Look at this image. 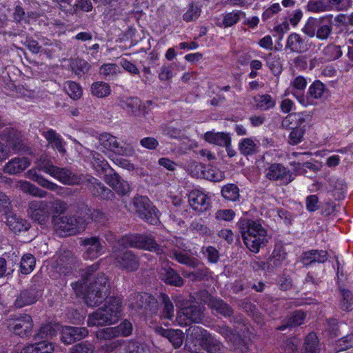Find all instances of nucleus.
Returning a JSON list of instances; mask_svg holds the SVG:
<instances>
[{
    "mask_svg": "<svg viewBox=\"0 0 353 353\" xmlns=\"http://www.w3.org/2000/svg\"><path fill=\"white\" fill-rule=\"evenodd\" d=\"M122 244L154 252L157 254H165L170 259L178 263L185 265L190 268H196L199 261L194 257H192L188 253V246L184 240L181 237H174L166 241L163 248H161L151 234H138L124 237L121 241Z\"/></svg>",
    "mask_w": 353,
    "mask_h": 353,
    "instance_id": "1",
    "label": "nucleus"
},
{
    "mask_svg": "<svg viewBox=\"0 0 353 353\" xmlns=\"http://www.w3.org/2000/svg\"><path fill=\"white\" fill-rule=\"evenodd\" d=\"M99 264L87 267L81 279L71 283L77 296H83L87 305L94 307L101 303L110 294V285L105 275L97 272Z\"/></svg>",
    "mask_w": 353,
    "mask_h": 353,
    "instance_id": "2",
    "label": "nucleus"
},
{
    "mask_svg": "<svg viewBox=\"0 0 353 353\" xmlns=\"http://www.w3.org/2000/svg\"><path fill=\"white\" fill-rule=\"evenodd\" d=\"M237 226L245 245L251 252L258 253L261 248L266 245L268 232L259 221L241 219Z\"/></svg>",
    "mask_w": 353,
    "mask_h": 353,
    "instance_id": "3",
    "label": "nucleus"
},
{
    "mask_svg": "<svg viewBox=\"0 0 353 353\" xmlns=\"http://www.w3.org/2000/svg\"><path fill=\"white\" fill-rule=\"evenodd\" d=\"M121 302L120 299L110 297L102 307L88 315V325L92 327L113 324L121 316Z\"/></svg>",
    "mask_w": 353,
    "mask_h": 353,
    "instance_id": "4",
    "label": "nucleus"
},
{
    "mask_svg": "<svg viewBox=\"0 0 353 353\" xmlns=\"http://www.w3.org/2000/svg\"><path fill=\"white\" fill-rule=\"evenodd\" d=\"M129 234L128 236H130ZM128 235L123 236L113 245L111 256L114 260L115 265L121 270L128 272L136 271L139 266V259L134 253L130 250L122 251L121 248H132L122 244L120 241Z\"/></svg>",
    "mask_w": 353,
    "mask_h": 353,
    "instance_id": "5",
    "label": "nucleus"
},
{
    "mask_svg": "<svg viewBox=\"0 0 353 353\" xmlns=\"http://www.w3.org/2000/svg\"><path fill=\"white\" fill-rule=\"evenodd\" d=\"M188 341H197L203 350L208 353H218L223 350L224 346L220 341L206 330L199 326H192L187 333Z\"/></svg>",
    "mask_w": 353,
    "mask_h": 353,
    "instance_id": "6",
    "label": "nucleus"
},
{
    "mask_svg": "<svg viewBox=\"0 0 353 353\" xmlns=\"http://www.w3.org/2000/svg\"><path fill=\"white\" fill-rule=\"evenodd\" d=\"M52 223L60 236L76 234L84 230V221L75 216H53Z\"/></svg>",
    "mask_w": 353,
    "mask_h": 353,
    "instance_id": "7",
    "label": "nucleus"
},
{
    "mask_svg": "<svg viewBox=\"0 0 353 353\" xmlns=\"http://www.w3.org/2000/svg\"><path fill=\"white\" fill-rule=\"evenodd\" d=\"M132 203L136 213L141 219L152 225L159 222L158 210L146 196H134Z\"/></svg>",
    "mask_w": 353,
    "mask_h": 353,
    "instance_id": "8",
    "label": "nucleus"
},
{
    "mask_svg": "<svg viewBox=\"0 0 353 353\" xmlns=\"http://www.w3.org/2000/svg\"><path fill=\"white\" fill-rule=\"evenodd\" d=\"M265 177L272 181L287 185L294 180L292 172L281 163H272L265 169Z\"/></svg>",
    "mask_w": 353,
    "mask_h": 353,
    "instance_id": "9",
    "label": "nucleus"
},
{
    "mask_svg": "<svg viewBox=\"0 0 353 353\" xmlns=\"http://www.w3.org/2000/svg\"><path fill=\"white\" fill-rule=\"evenodd\" d=\"M33 323L32 317L24 314L19 318L8 321V328L20 337H27L32 333Z\"/></svg>",
    "mask_w": 353,
    "mask_h": 353,
    "instance_id": "10",
    "label": "nucleus"
},
{
    "mask_svg": "<svg viewBox=\"0 0 353 353\" xmlns=\"http://www.w3.org/2000/svg\"><path fill=\"white\" fill-rule=\"evenodd\" d=\"M28 214L32 220L41 225H44L50 216L47 201H32L29 202Z\"/></svg>",
    "mask_w": 353,
    "mask_h": 353,
    "instance_id": "11",
    "label": "nucleus"
},
{
    "mask_svg": "<svg viewBox=\"0 0 353 353\" xmlns=\"http://www.w3.org/2000/svg\"><path fill=\"white\" fill-rule=\"evenodd\" d=\"M99 141L101 145L117 154L121 156H130L132 150L120 144L116 137L109 133H102L99 136Z\"/></svg>",
    "mask_w": 353,
    "mask_h": 353,
    "instance_id": "12",
    "label": "nucleus"
},
{
    "mask_svg": "<svg viewBox=\"0 0 353 353\" xmlns=\"http://www.w3.org/2000/svg\"><path fill=\"white\" fill-rule=\"evenodd\" d=\"M215 331L230 343L234 349L239 350L241 353L247 352L246 343L235 330L225 325H219L215 327Z\"/></svg>",
    "mask_w": 353,
    "mask_h": 353,
    "instance_id": "13",
    "label": "nucleus"
},
{
    "mask_svg": "<svg viewBox=\"0 0 353 353\" xmlns=\"http://www.w3.org/2000/svg\"><path fill=\"white\" fill-rule=\"evenodd\" d=\"M179 323H199L203 318V308L197 304L181 307L178 312Z\"/></svg>",
    "mask_w": 353,
    "mask_h": 353,
    "instance_id": "14",
    "label": "nucleus"
},
{
    "mask_svg": "<svg viewBox=\"0 0 353 353\" xmlns=\"http://www.w3.org/2000/svg\"><path fill=\"white\" fill-rule=\"evenodd\" d=\"M81 245L84 247L83 257L86 259H97L104 252V247L99 236L81 239Z\"/></svg>",
    "mask_w": 353,
    "mask_h": 353,
    "instance_id": "15",
    "label": "nucleus"
},
{
    "mask_svg": "<svg viewBox=\"0 0 353 353\" xmlns=\"http://www.w3.org/2000/svg\"><path fill=\"white\" fill-rule=\"evenodd\" d=\"M135 302L132 304L135 309H140L145 314H155L158 310L157 299L148 293H137L135 294Z\"/></svg>",
    "mask_w": 353,
    "mask_h": 353,
    "instance_id": "16",
    "label": "nucleus"
},
{
    "mask_svg": "<svg viewBox=\"0 0 353 353\" xmlns=\"http://www.w3.org/2000/svg\"><path fill=\"white\" fill-rule=\"evenodd\" d=\"M50 176L67 185H79L85 181L84 176L76 174L65 168L57 166Z\"/></svg>",
    "mask_w": 353,
    "mask_h": 353,
    "instance_id": "17",
    "label": "nucleus"
},
{
    "mask_svg": "<svg viewBox=\"0 0 353 353\" xmlns=\"http://www.w3.org/2000/svg\"><path fill=\"white\" fill-rule=\"evenodd\" d=\"M41 295V292L35 285L30 286L20 292L16 297L14 305L17 308H21L34 304Z\"/></svg>",
    "mask_w": 353,
    "mask_h": 353,
    "instance_id": "18",
    "label": "nucleus"
},
{
    "mask_svg": "<svg viewBox=\"0 0 353 353\" xmlns=\"http://www.w3.org/2000/svg\"><path fill=\"white\" fill-rule=\"evenodd\" d=\"M188 203L194 211L203 212L209 209L210 199L204 192L193 190L188 194Z\"/></svg>",
    "mask_w": 353,
    "mask_h": 353,
    "instance_id": "19",
    "label": "nucleus"
},
{
    "mask_svg": "<svg viewBox=\"0 0 353 353\" xmlns=\"http://www.w3.org/2000/svg\"><path fill=\"white\" fill-rule=\"evenodd\" d=\"M105 174V181L120 196H124L130 192V186L127 181L123 180L113 169Z\"/></svg>",
    "mask_w": 353,
    "mask_h": 353,
    "instance_id": "20",
    "label": "nucleus"
},
{
    "mask_svg": "<svg viewBox=\"0 0 353 353\" xmlns=\"http://www.w3.org/2000/svg\"><path fill=\"white\" fill-rule=\"evenodd\" d=\"M61 341L67 345L72 344L77 341H80L85 338L88 331L83 327H63L61 332Z\"/></svg>",
    "mask_w": 353,
    "mask_h": 353,
    "instance_id": "21",
    "label": "nucleus"
},
{
    "mask_svg": "<svg viewBox=\"0 0 353 353\" xmlns=\"http://www.w3.org/2000/svg\"><path fill=\"white\" fill-rule=\"evenodd\" d=\"M55 263L57 272L66 275L72 272L76 258L70 251H64L57 256Z\"/></svg>",
    "mask_w": 353,
    "mask_h": 353,
    "instance_id": "22",
    "label": "nucleus"
},
{
    "mask_svg": "<svg viewBox=\"0 0 353 353\" xmlns=\"http://www.w3.org/2000/svg\"><path fill=\"white\" fill-rule=\"evenodd\" d=\"M6 256V258L0 257V278L12 275L19 261V256L15 252L8 253Z\"/></svg>",
    "mask_w": 353,
    "mask_h": 353,
    "instance_id": "23",
    "label": "nucleus"
},
{
    "mask_svg": "<svg viewBox=\"0 0 353 353\" xmlns=\"http://www.w3.org/2000/svg\"><path fill=\"white\" fill-rule=\"evenodd\" d=\"M85 181L90 183V190L92 194L102 199H111L114 196V193L108 188L105 187L102 183L92 176L88 179L85 176Z\"/></svg>",
    "mask_w": 353,
    "mask_h": 353,
    "instance_id": "24",
    "label": "nucleus"
},
{
    "mask_svg": "<svg viewBox=\"0 0 353 353\" xmlns=\"http://www.w3.org/2000/svg\"><path fill=\"white\" fill-rule=\"evenodd\" d=\"M285 49H289L291 52L303 53L308 50V46L305 39L294 32L288 37Z\"/></svg>",
    "mask_w": 353,
    "mask_h": 353,
    "instance_id": "25",
    "label": "nucleus"
},
{
    "mask_svg": "<svg viewBox=\"0 0 353 353\" xmlns=\"http://www.w3.org/2000/svg\"><path fill=\"white\" fill-rule=\"evenodd\" d=\"M27 177L30 179L37 182L39 185L44 188H46L50 191H57V194H63L65 191V188L59 186L57 184L50 181L43 176L37 174L35 171L30 170L26 173Z\"/></svg>",
    "mask_w": 353,
    "mask_h": 353,
    "instance_id": "26",
    "label": "nucleus"
},
{
    "mask_svg": "<svg viewBox=\"0 0 353 353\" xmlns=\"http://www.w3.org/2000/svg\"><path fill=\"white\" fill-rule=\"evenodd\" d=\"M156 332L161 336L168 339L176 349L180 347L183 343L184 334L181 330L158 327Z\"/></svg>",
    "mask_w": 353,
    "mask_h": 353,
    "instance_id": "27",
    "label": "nucleus"
},
{
    "mask_svg": "<svg viewBox=\"0 0 353 353\" xmlns=\"http://www.w3.org/2000/svg\"><path fill=\"white\" fill-rule=\"evenodd\" d=\"M30 164L27 157L14 158L6 164L3 171L9 174H16L25 170Z\"/></svg>",
    "mask_w": 353,
    "mask_h": 353,
    "instance_id": "28",
    "label": "nucleus"
},
{
    "mask_svg": "<svg viewBox=\"0 0 353 353\" xmlns=\"http://www.w3.org/2000/svg\"><path fill=\"white\" fill-rule=\"evenodd\" d=\"M162 280L167 284L176 287H181L183 285L184 281L178 272L169 266L162 268L161 273Z\"/></svg>",
    "mask_w": 353,
    "mask_h": 353,
    "instance_id": "29",
    "label": "nucleus"
},
{
    "mask_svg": "<svg viewBox=\"0 0 353 353\" xmlns=\"http://www.w3.org/2000/svg\"><path fill=\"white\" fill-rule=\"evenodd\" d=\"M306 316V314L302 310H296L285 318L276 330L283 331L288 327H292L301 325Z\"/></svg>",
    "mask_w": 353,
    "mask_h": 353,
    "instance_id": "30",
    "label": "nucleus"
},
{
    "mask_svg": "<svg viewBox=\"0 0 353 353\" xmlns=\"http://www.w3.org/2000/svg\"><path fill=\"white\" fill-rule=\"evenodd\" d=\"M54 350V345L52 342L42 340L26 346L22 353H52Z\"/></svg>",
    "mask_w": 353,
    "mask_h": 353,
    "instance_id": "31",
    "label": "nucleus"
},
{
    "mask_svg": "<svg viewBox=\"0 0 353 353\" xmlns=\"http://www.w3.org/2000/svg\"><path fill=\"white\" fill-rule=\"evenodd\" d=\"M194 166L197 171L201 172V174H199V172L196 174L198 177H203L207 179L208 180L214 182L221 181L225 177L223 172L219 170L210 168L208 170L204 171L203 169L205 167L202 163H196L194 164Z\"/></svg>",
    "mask_w": 353,
    "mask_h": 353,
    "instance_id": "32",
    "label": "nucleus"
},
{
    "mask_svg": "<svg viewBox=\"0 0 353 353\" xmlns=\"http://www.w3.org/2000/svg\"><path fill=\"white\" fill-rule=\"evenodd\" d=\"M42 135L53 149L58 150L61 154L65 153L66 150L63 145V139L56 131L50 129L43 132Z\"/></svg>",
    "mask_w": 353,
    "mask_h": 353,
    "instance_id": "33",
    "label": "nucleus"
},
{
    "mask_svg": "<svg viewBox=\"0 0 353 353\" xmlns=\"http://www.w3.org/2000/svg\"><path fill=\"white\" fill-rule=\"evenodd\" d=\"M60 330L59 324L48 323L42 325L39 332L36 334L34 339L42 340H50L57 336Z\"/></svg>",
    "mask_w": 353,
    "mask_h": 353,
    "instance_id": "34",
    "label": "nucleus"
},
{
    "mask_svg": "<svg viewBox=\"0 0 353 353\" xmlns=\"http://www.w3.org/2000/svg\"><path fill=\"white\" fill-rule=\"evenodd\" d=\"M204 139L211 144L221 147L231 143V138L229 134L225 132H207L204 134Z\"/></svg>",
    "mask_w": 353,
    "mask_h": 353,
    "instance_id": "35",
    "label": "nucleus"
},
{
    "mask_svg": "<svg viewBox=\"0 0 353 353\" xmlns=\"http://www.w3.org/2000/svg\"><path fill=\"white\" fill-rule=\"evenodd\" d=\"M208 305L211 309L225 317L233 315L232 308L221 299L212 298L210 300Z\"/></svg>",
    "mask_w": 353,
    "mask_h": 353,
    "instance_id": "36",
    "label": "nucleus"
},
{
    "mask_svg": "<svg viewBox=\"0 0 353 353\" xmlns=\"http://www.w3.org/2000/svg\"><path fill=\"white\" fill-rule=\"evenodd\" d=\"M7 225L14 232L27 231L30 228V224L27 220L16 215L8 218Z\"/></svg>",
    "mask_w": 353,
    "mask_h": 353,
    "instance_id": "37",
    "label": "nucleus"
},
{
    "mask_svg": "<svg viewBox=\"0 0 353 353\" xmlns=\"http://www.w3.org/2000/svg\"><path fill=\"white\" fill-rule=\"evenodd\" d=\"M330 190L334 192V195L336 196L337 199L343 198V194L346 190V184L343 179H338L332 176L328 179Z\"/></svg>",
    "mask_w": 353,
    "mask_h": 353,
    "instance_id": "38",
    "label": "nucleus"
},
{
    "mask_svg": "<svg viewBox=\"0 0 353 353\" xmlns=\"http://www.w3.org/2000/svg\"><path fill=\"white\" fill-rule=\"evenodd\" d=\"M17 187L22 192L39 198H44L47 195V192L46 191L37 188L34 184L26 181H19L18 182Z\"/></svg>",
    "mask_w": 353,
    "mask_h": 353,
    "instance_id": "39",
    "label": "nucleus"
},
{
    "mask_svg": "<svg viewBox=\"0 0 353 353\" xmlns=\"http://www.w3.org/2000/svg\"><path fill=\"white\" fill-rule=\"evenodd\" d=\"M256 108L265 111L273 108L276 105L275 100L269 94L258 95L254 98Z\"/></svg>",
    "mask_w": 353,
    "mask_h": 353,
    "instance_id": "40",
    "label": "nucleus"
},
{
    "mask_svg": "<svg viewBox=\"0 0 353 353\" xmlns=\"http://www.w3.org/2000/svg\"><path fill=\"white\" fill-rule=\"evenodd\" d=\"M91 94L98 98L108 97L111 92V88L108 83L103 81L94 82L90 88Z\"/></svg>",
    "mask_w": 353,
    "mask_h": 353,
    "instance_id": "41",
    "label": "nucleus"
},
{
    "mask_svg": "<svg viewBox=\"0 0 353 353\" xmlns=\"http://www.w3.org/2000/svg\"><path fill=\"white\" fill-rule=\"evenodd\" d=\"M339 307L343 310L350 312L353 310V294L347 289L340 288Z\"/></svg>",
    "mask_w": 353,
    "mask_h": 353,
    "instance_id": "42",
    "label": "nucleus"
},
{
    "mask_svg": "<svg viewBox=\"0 0 353 353\" xmlns=\"http://www.w3.org/2000/svg\"><path fill=\"white\" fill-rule=\"evenodd\" d=\"M257 145L251 138L243 139L239 143V150L244 156L252 155L257 152Z\"/></svg>",
    "mask_w": 353,
    "mask_h": 353,
    "instance_id": "43",
    "label": "nucleus"
},
{
    "mask_svg": "<svg viewBox=\"0 0 353 353\" xmlns=\"http://www.w3.org/2000/svg\"><path fill=\"white\" fill-rule=\"evenodd\" d=\"M241 16H245V12L239 10H233L223 16L222 22L218 23L219 27L228 28L234 26L240 20Z\"/></svg>",
    "mask_w": 353,
    "mask_h": 353,
    "instance_id": "44",
    "label": "nucleus"
},
{
    "mask_svg": "<svg viewBox=\"0 0 353 353\" xmlns=\"http://www.w3.org/2000/svg\"><path fill=\"white\" fill-rule=\"evenodd\" d=\"M286 253L282 246H276L272 252V254L268 258L270 265L273 268L281 265L283 261L285 259Z\"/></svg>",
    "mask_w": 353,
    "mask_h": 353,
    "instance_id": "45",
    "label": "nucleus"
},
{
    "mask_svg": "<svg viewBox=\"0 0 353 353\" xmlns=\"http://www.w3.org/2000/svg\"><path fill=\"white\" fill-rule=\"evenodd\" d=\"M36 259L31 254H24L20 263V271L23 274H30L35 267Z\"/></svg>",
    "mask_w": 353,
    "mask_h": 353,
    "instance_id": "46",
    "label": "nucleus"
},
{
    "mask_svg": "<svg viewBox=\"0 0 353 353\" xmlns=\"http://www.w3.org/2000/svg\"><path fill=\"white\" fill-rule=\"evenodd\" d=\"M221 194L225 199L230 201H236L240 197L239 188L232 183L224 185L221 189Z\"/></svg>",
    "mask_w": 353,
    "mask_h": 353,
    "instance_id": "47",
    "label": "nucleus"
},
{
    "mask_svg": "<svg viewBox=\"0 0 353 353\" xmlns=\"http://www.w3.org/2000/svg\"><path fill=\"white\" fill-rule=\"evenodd\" d=\"M119 72V68L115 63L103 64L99 69L100 75L105 80H111Z\"/></svg>",
    "mask_w": 353,
    "mask_h": 353,
    "instance_id": "48",
    "label": "nucleus"
},
{
    "mask_svg": "<svg viewBox=\"0 0 353 353\" xmlns=\"http://www.w3.org/2000/svg\"><path fill=\"white\" fill-rule=\"evenodd\" d=\"M327 92L325 85L319 80L314 81L308 90V94L314 99L323 98Z\"/></svg>",
    "mask_w": 353,
    "mask_h": 353,
    "instance_id": "49",
    "label": "nucleus"
},
{
    "mask_svg": "<svg viewBox=\"0 0 353 353\" xmlns=\"http://www.w3.org/2000/svg\"><path fill=\"white\" fill-rule=\"evenodd\" d=\"M323 54L326 60L333 61L340 58L343 53L339 46L331 43L324 48Z\"/></svg>",
    "mask_w": 353,
    "mask_h": 353,
    "instance_id": "50",
    "label": "nucleus"
},
{
    "mask_svg": "<svg viewBox=\"0 0 353 353\" xmlns=\"http://www.w3.org/2000/svg\"><path fill=\"white\" fill-rule=\"evenodd\" d=\"M90 155L92 159L93 165L98 170L106 172L108 168H110L108 161L99 153L95 151H90Z\"/></svg>",
    "mask_w": 353,
    "mask_h": 353,
    "instance_id": "51",
    "label": "nucleus"
},
{
    "mask_svg": "<svg viewBox=\"0 0 353 353\" xmlns=\"http://www.w3.org/2000/svg\"><path fill=\"white\" fill-rule=\"evenodd\" d=\"M37 165L39 170H41L50 175L54 171L56 165H54L51 159L46 155H41L37 161Z\"/></svg>",
    "mask_w": 353,
    "mask_h": 353,
    "instance_id": "52",
    "label": "nucleus"
},
{
    "mask_svg": "<svg viewBox=\"0 0 353 353\" xmlns=\"http://www.w3.org/2000/svg\"><path fill=\"white\" fill-rule=\"evenodd\" d=\"M288 128L292 129L289 135V143L291 145H297L301 142L305 133L304 128L300 126H290V125Z\"/></svg>",
    "mask_w": 353,
    "mask_h": 353,
    "instance_id": "53",
    "label": "nucleus"
},
{
    "mask_svg": "<svg viewBox=\"0 0 353 353\" xmlns=\"http://www.w3.org/2000/svg\"><path fill=\"white\" fill-rule=\"evenodd\" d=\"M304 114L302 112L293 113L288 115L283 121L282 125L283 127H289L290 124L294 123V126L302 127V124L305 123Z\"/></svg>",
    "mask_w": 353,
    "mask_h": 353,
    "instance_id": "54",
    "label": "nucleus"
},
{
    "mask_svg": "<svg viewBox=\"0 0 353 353\" xmlns=\"http://www.w3.org/2000/svg\"><path fill=\"white\" fill-rule=\"evenodd\" d=\"M163 306L162 316L165 319H171L174 316V305L169 296L165 294H161Z\"/></svg>",
    "mask_w": 353,
    "mask_h": 353,
    "instance_id": "55",
    "label": "nucleus"
},
{
    "mask_svg": "<svg viewBox=\"0 0 353 353\" xmlns=\"http://www.w3.org/2000/svg\"><path fill=\"white\" fill-rule=\"evenodd\" d=\"M318 341L316 336L313 334H309L305 340L303 353H318Z\"/></svg>",
    "mask_w": 353,
    "mask_h": 353,
    "instance_id": "56",
    "label": "nucleus"
},
{
    "mask_svg": "<svg viewBox=\"0 0 353 353\" xmlns=\"http://www.w3.org/2000/svg\"><path fill=\"white\" fill-rule=\"evenodd\" d=\"M307 8L310 11L316 12L330 10L327 0H310Z\"/></svg>",
    "mask_w": 353,
    "mask_h": 353,
    "instance_id": "57",
    "label": "nucleus"
},
{
    "mask_svg": "<svg viewBox=\"0 0 353 353\" xmlns=\"http://www.w3.org/2000/svg\"><path fill=\"white\" fill-rule=\"evenodd\" d=\"M267 65L274 75L280 74L283 70L280 59L272 54L267 57Z\"/></svg>",
    "mask_w": 353,
    "mask_h": 353,
    "instance_id": "58",
    "label": "nucleus"
},
{
    "mask_svg": "<svg viewBox=\"0 0 353 353\" xmlns=\"http://www.w3.org/2000/svg\"><path fill=\"white\" fill-rule=\"evenodd\" d=\"M50 214L52 213L61 214L68 208V204L60 199H56L50 201H47Z\"/></svg>",
    "mask_w": 353,
    "mask_h": 353,
    "instance_id": "59",
    "label": "nucleus"
},
{
    "mask_svg": "<svg viewBox=\"0 0 353 353\" xmlns=\"http://www.w3.org/2000/svg\"><path fill=\"white\" fill-rule=\"evenodd\" d=\"M65 89L68 94L73 99H78L82 95V90L79 84L74 81L65 83Z\"/></svg>",
    "mask_w": 353,
    "mask_h": 353,
    "instance_id": "60",
    "label": "nucleus"
},
{
    "mask_svg": "<svg viewBox=\"0 0 353 353\" xmlns=\"http://www.w3.org/2000/svg\"><path fill=\"white\" fill-rule=\"evenodd\" d=\"M114 329L118 337H126L132 334L133 326L129 321L124 320L119 325L115 326Z\"/></svg>",
    "mask_w": 353,
    "mask_h": 353,
    "instance_id": "61",
    "label": "nucleus"
},
{
    "mask_svg": "<svg viewBox=\"0 0 353 353\" xmlns=\"http://www.w3.org/2000/svg\"><path fill=\"white\" fill-rule=\"evenodd\" d=\"M201 12V8L197 5L191 3L184 13L183 19L187 22L195 21L199 17Z\"/></svg>",
    "mask_w": 353,
    "mask_h": 353,
    "instance_id": "62",
    "label": "nucleus"
},
{
    "mask_svg": "<svg viewBox=\"0 0 353 353\" xmlns=\"http://www.w3.org/2000/svg\"><path fill=\"white\" fill-rule=\"evenodd\" d=\"M90 64L85 60L78 59L73 63L72 69L75 74L79 77L85 74L90 70Z\"/></svg>",
    "mask_w": 353,
    "mask_h": 353,
    "instance_id": "63",
    "label": "nucleus"
},
{
    "mask_svg": "<svg viewBox=\"0 0 353 353\" xmlns=\"http://www.w3.org/2000/svg\"><path fill=\"white\" fill-rule=\"evenodd\" d=\"M70 353H94V346L87 342H81L73 345Z\"/></svg>",
    "mask_w": 353,
    "mask_h": 353,
    "instance_id": "64",
    "label": "nucleus"
}]
</instances>
